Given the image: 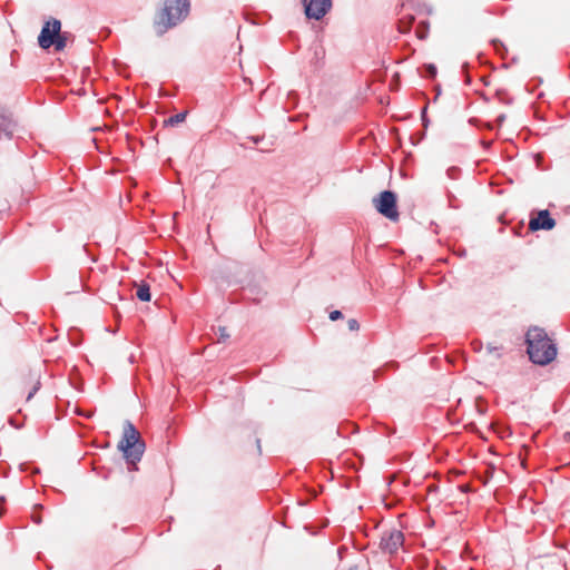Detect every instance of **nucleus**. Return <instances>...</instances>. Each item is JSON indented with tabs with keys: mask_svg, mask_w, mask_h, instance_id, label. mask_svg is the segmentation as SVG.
<instances>
[{
	"mask_svg": "<svg viewBox=\"0 0 570 570\" xmlns=\"http://www.w3.org/2000/svg\"><path fill=\"white\" fill-rule=\"evenodd\" d=\"M525 342L527 353L534 364L547 365L556 358L557 347L543 328H530L527 332Z\"/></svg>",
	"mask_w": 570,
	"mask_h": 570,
	"instance_id": "f257e3e1",
	"label": "nucleus"
},
{
	"mask_svg": "<svg viewBox=\"0 0 570 570\" xmlns=\"http://www.w3.org/2000/svg\"><path fill=\"white\" fill-rule=\"evenodd\" d=\"M189 11V0H165L164 7L155 20L157 35H164L167 30L184 21Z\"/></svg>",
	"mask_w": 570,
	"mask_h": 570,
	"instance_id": "f03ea898",
	"label": "nucleus"
},
{
	"mask_svg": "<svg viewBox=\"0 0 570 570\" xmlns=\"http://www.w3.org/2000/svg\"><path fill=\"white\" fill-rule=\"evenodd\" d=\"M118 449L129 464L136 465L145 452V442L141 440L138 430L130 421H125L121 440Z\"/></svg>",
	"mask_w": 570,
	"mask_h": 570,
	"instance_id": "7ed1b4c3",
	"label": "nucleus"
},
{
	"mask_svg": "<svg viewBox=\"0 0 570 570\" xmlns=\"http://www.w3.org/2000/svg\"><path fill=\"white\" fill-rule=\"evenodd\" d=\"M61 22L58 19L52 18L47 21L42 27L38 37V43L42 49H49L55 46L57 51H61L67 46V36L61 33Z\"/></svg>",
	"mask_w": 570,
	"mask_h": 570,
	"instance_id": "20e7f679",
	"label": "nucleus"
},
{
	"mask_svg": "<svg viewBox=\"0 0 570 570\" xmlns=\"http://www.w3.org/2000/svg\"><path fill=\"white\" fill-rule=\"evenodd\" d=\"M374 204L376 210L389 218L392 222H396L399 219V212L396 206V195L391 190L382 191L377 198H374Z\"/></svg>",
	"mask_w": 570,
	"mask_h": 570,
	"instance_id": "39448f33",
	"label": "nucleus"
},
{
	"mask_svg": "<svg viewBox=\"0 0 570 570\" xmlns=\"http://www.w3.org/2000/svg\"><path fill=\"white\" fill-rule=\"evenodd\" d=\"M404 534L397 529H392L383 532L380 541L382 551L389 554H394L403 546Z\"/></svg>",
	"mask_w": 570,
	"mask_h": 570,
	"instance_id": "423d86ee",
	"label": "nucleus"
},
{
	"mask_svg": "<svg viewBox=\"0 0 570 570\" xmlns=\"http://www.w3.org/2000/svg\"><path fill=\"white\" fill-rule=\"evenodd\" d=\"M308 19L321 20L332 8V0H302Z\"/></svg>",
	"mask_w": 570,
	"mask_h": 570,
	"instance_id": "0eeeda50",
	"label": "nucleus"
},
{
	"mask_svg": "<svg viewBox=\"0 0 570 570\" xmlns=\"http://www.w3.org/2000/svg\"><path fill=\"white\" fill-rule=\"evenodd\" d=\"M556 226V220L550 216L549 210H540L535 218L529 223V228L535 230H551Z\"/></svg>",
	"mask_w": 570,
	"mask_h": 570,
	"instance_id": "6e6552de",
	"label": "nucleus"
},
{
	"mask_svg": "<svg viewBox=\"0 0 570 570\" xmlns=\"http://www.w3.org/2000/svg\"><path fill=\"white\" fill-rule=\"evenodd\" d=\"M14 127L16 125L12 118L0 109V138L11 139Z\"/></svg>",
	"mask_w": 570,
	"mask_h": 570,
	"instance_id": "1a4fd4ad",
	"label": "nucleus"
},
{
	"mask_svg": "<svg viewBox=\"0 0 570 570\" xmlns=\"http://www.w3.org/2000/svg\"><path fill=\"white\" fill-rule=\"evenodd\" d=\"M136 296L141 302H149L150 297H151L149 285L146 283H141L140 285H138L137 291H136Z\"/></svg>",
	"mask_w": 570,
	"mask_h": 570,
	"instance_id": "9d476101",
	"label": "nucleus"
},
{
	"mask_svg": "<svg viewBox=\"0 0 570 570\" xmlns=\"http://www.w3.org/2000/svg\"><path fill=\"white\" fill-rule=\"evenodd\" d=\"M186 115H187V112H185V111L178 112L174 116H170L168 119H166L165 124L169 125V126H176L186 119Z\"/></svg>",
	"mask_w": 570,
	"mask_h": 570,
	"instance_id": "9b49d317",
	"label": "nucleus"
},
{
	"mask_svg": "<svg viewBox=\"0 0 570 570\" xmlns=\"http://www.w3.org/2000/svg\"><path fill=\"white\" fill-rule=\"evenodd\" d=\"M487 351H488L489 354H495L497 357L501 356V353H500L501 347H499V346H492V345L489 344L487 346Z\"/></svg>",
	"mask_w": 570,
	"mask_h": 570,
	"instance_id": "f8f14e48",
	"label": "nucleus"
},
{
	"mask_svg": "<svg viewBox=\"0 0 570 570\" xmlns=\"http://www.w3.org/2000/svg\"><path fill=\"white\" fill-rule=\"evenodd\" d=\"M347 326L350 331H357L360 328V324L355 318L348 320Z\"/></svg>",
	"mask_w": 570,
	"mask_h": 570,
	"instance_id": "ddd939ff",
	"label": "nucleus"
},
{
	"mask_svg": "<svg viewBox=\"0 0 570 570\" xmlns=\"http://www.w3.org/2000/svg\"><path fill=\"white\" fill-rule=\"evenodd\" d=\"M426 71H428V75L433 78L436 75V67L434 65H428Z\"/></svg>",
	"mask_w": 570,
	"mask_h": 570,
	"instance_id": "4468645a",
	"label": "nucleus"
},
{
	"mask_svg": "<svg viewBox=\"0 0 570 570\" xmlns=\"http://www.w3.org/2000/svg\"><path fill=\"white\" fill-rule=\"evenodd\" d=\"M341 317H342V312L341 311L336 309V311H333V312L330 313V320L331 321H336V320H338Z\"/></svg>",
	"mask_w": 570,
	"mask_h": 570,
	"instance_id": "2eb2a0df",
	"label": "nucleus"
},
{
	"mask_svg": "<svg viewBox=\"0 0 570 570\" xmlns=\"http://www.w3.org/2000/svg\"><path fill=\"white\" fill-rule=\"evenodd\" d=\"M219 337L222 340H226L229 337V334L227 333L225 327H219Z\"/></svg>",
	"mask_w": 570,
	"mask_h": 570,
	"instance_id": "dca6fc26",
	"label": "nucleus"
},
{
	"mask_svg": "<svg viewBox=\"0 0 570 570\" xmlns=\"http://www.w3.org/2000/svg\"><path fill=\"white\" fill-rule=\"evenodd\" d=\"M39 385H40V382H37V385L32 389V391L29 392L28 396H27V400L29 401L33 395L35 393L38 391L39 389Z\"/></svg>",
	"mask_w": 570,
	"mask_h": 570,
	"instance_id": "f3484780",
	"label": "nucleus"
},
{
	"mask_svg": "<svg viewBox=\"0 0 570 570\" xmlns=\"http://www.w3.org/2000/svg\"><path fill=\"white\" fill-rule=\"evenodd\" d=\"M504 120H505V115H500V116L498 117V122H499V124H502Z\"/></svg>",
	"mask_w": 570,
	"mask_h": 570,
	"instance_id": "a211bd4d",
	"label": "nucleus"
},
{
	"mask_svg": "<svg viewBox=\"0 0 570 570\" xmlns=\"http://www.w3.org/2000/svg\"><path fill=\"white\" fill-rule=\"evenodd\" d=\"M258 452L261 453V440H257Z\"/></svg>",
	"mask_w": 570,
	"mask_h": 570,
	"instance_id": "6ab92c4d",
	"label": "nucleus"
},
{
	"mask_svg": "<svg viewBox=\"0 0 570 570\" xmlns=\"http://www.w3.org/2000/svg\"><path fill=\"white\" fill-rule=\"evenodd\" d=\"M253 141H254L255 144H257V142L259 141V138H258V137H253Z\"/></svg>",
	"mask_w": 570,
	"mask_h": 570,
	"instance_id": "aec40b11",
	"label": "nucleus"
},
{
	"mask_svg": "<svg viewBox=\"0 0 570 570\" xmlns=\"http://www.w3.org/2000/svg\"><path fill=\"white\" fill-rule=\"evenodd\" d=\"M425 116V108L422 110V117L424 118Z\"/></svg>",
	"mask_w": 570,
	"mask_h": 570,
	"instance_id": "412c9836",
	"label": "nucleus"
}]
</instances>
